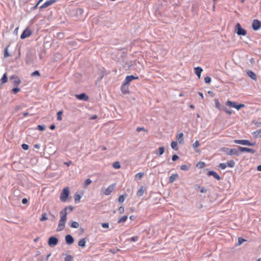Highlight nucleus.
Instances as JSON below:
<instances>
[{
    "label": "nucleus",
    "instance_id": "4",
    "mask_svg": "<svg viewBox=\"0 0 261 261\" xmlns=\"http://www.w3.org/2000/svg\"><path fill=\"white\" fill-rule=\"evenodd\" d=\"M235 30H236V33L238 35L245 36L247 34L246 31L242 28L241 24L239 23H237V24L236 25Z\"/></svg>",
    "mask_w": 261,
    "mask_h": 261
},
{
    "label": "nucleus",
    "instance_id": "63",
    "mask_svg": "<svg viewBox=\"0 0 261 261\" xmlns=\"http://www.w3.org/2000/svg\"><path fill=\"white\" fill-rule=\"evenodd\" d=\"M257 170L259 171H261V165L257 166Z\"/></svg>",
    "mask_w": 261,
    "mask_h": 261
},
{
    "label": "nucleus",
    "instance_id": "47",
    "mask_svg": "<svg viewBox=\"0 0 261 261\" xmlns=\"http://www.w3.org/2000/svg\"><path fill=\"white\" fill-rule=\"evenodd\" d=\"M118 212L120 214H122L124 213V208L123 206H120L119 207L118 210Z\"/></svg>",
    "mask_w": 261,
    "mask_h": 261
},
{
    "label": "nucleus",
    "instance_id": "11",
    "mask_svg": "<svg viewBox=\"0 0 261 261\" xmlns=\"http://www.w3.org/2000/svg\"><path fill=\"white\" fill-rule=\"evenodd\" d=\"M32 32L29 29H26L21 35L20 38L21 39H24L31 35Z\"/></svg>",
    "mask_w": 261,
    "mask_h": 261
},
{
    "label": "nucleus",
    "instance_id": "7",
    "mask_svg": "<svg viewBox=\"0 0 261 261\" xmlns=\"http://www.w3.org/2000/svg\"><path fill=\"white\" fill-rule=\"evenodd\" d=\"M138 76H135L133 75H127L126 76L125 80L124 81V83L129 86V83L134 80L138 79Z\"/></svg>",
    "mask_w": 261,
    "mask_h": 261
},
{
    "label": "nucleus",
    "instance_id": "29",
    "mask_svg": "<svg viewBox=\"0 0 261 261\" xmlns=\"http://www.w3.org/2000/svg\"><path fill=\"white\" fill-rule=\"evenodd\" d=\"M165 151V148L163 146L159 147L158 149V152H156L157 154H159L160 155H161L164 153Z\"/></svg>",
    "mask_w": 261,
    "mask_h": 261
},
{
    "label": "nucleus",
    "instance_id": "14",
    "mask_svg": "<svg viewBox=\"0 0 261 261\" xmlns=\"http://www.w3.org/2000/svg\"><path fill=\"white\" fill-rule=\"evenodd\" d=\"M75 97L79 100H84L85 101H87L89 99L88 96L85 93L76 94L75 95Z\"/></svg>",
    "mask_w": 261,
    "mask_h": 261
},
{
    "label": "nucleus",
    "instance_id": "10",
    "mask_svg": "<svg viewBox=\"0 0 261 261\" xmlns=\"http://www.w3.org/2000/svg\"><path fill=\"white\" fill-rule=\"evenodd\" d=\"M115 187V184H113L111 185H110L105 190V194L106 195H110L114 190Z\"/></svg>",
    "mask_w": 261,
    "mask_h": 261
},
{
    "label": "nucleus",
    "instance_id": "51",
    "mask_svg": "<svg viewBox=\"0 0 261 261\" xmlns=\"http://www.w3.org/2000/svg\"><path fill=\"white\" fill-rule=\"evenodd\" d=\"M138 237L137 236H134L133 237H132L130 239L132 241H133V242H136L138 240Z\"/></svg>",
    "mask_w": 261,
    "mask_h": 261
},
{
    "label": "nucleus",
    "instance_id": "42",
    "mask_svg": "<svg viewBox=\"0 0 261 261\" xmlns=\"http://www.w3.org/2000/svg\"><path fill=\"white\" fill-rule=\"evenodd\" d=\"M73 257L72 256L70 255H66L65 258V261H71L73 259Z\"/></svg>",
    "mask_w": 261,
    "mask_h": 261
},
{
    "label": "nucleus",
    "instance_id": "50",
    "mask_svg": "<svg viewBox=\"0 0 261 261\" xmlns=\"http://www.w3.org/2000/svg\"><path fill=\"white\" fill-rule=\"evenodd\" d=\"M223 110L228 114L229 115H231L232 114V112L231 110H229L228 109H227V108H223Z\"/></svg>",
    "mask_w": 261,
    "mask_h": 261
},
{
    "label": "nucleus",
    "instance_id": "61",
    "mask_svg": "<svg viewBox=\"0 0 261 261\" xmlns=\"http://www.w3.org/2000/svg\"><path fill=\"white\" fill-rule=\"evenodd\" d=\"M71 164V162L70 161L69 162H65V164H66L67 166H69L70 164Z\"/></svg>",
    "mask_w": 261,
    "mask_h": 261
},
{
    "label": "nucleus",
    "instance_id": "48",
    "mask_svg": "<svg viewBox=\"0 0 261 261\" xmlns=\"http://www.w3.org/2000/svg\"><path fill=\"white\" fill-rule=\"evenodd\" d=\"M38 130H40V131H43L45 129V126L44 125H38L37 126V128Z\"/></svg>",
    "mask_w": 261,
    "mask_h": 261
},
{
    "label": "nucleus",
    "instance_id": "54",
    "mask_svg": "<svg viewBox=\"0 0 261 261\" xmlns=\"http://www.w3.org/2000/svg\"><path fill=\"white\" fill-rule=\"evenodd\" d=\"M199 188L200 189V193H203L206 192L207 190L205 188H204L203 187H199Z\"/></svg>",
    "mask_w": 261,
    "mask_h": 261
},
{
    "label": "nucleus",
    "instance_id": "19",
    "mask_svg": "<svg viewBox=\"0 0 261 261\" xmlns=\"http://www.w3.org/2000/svg\"><path fill=\"white\" fill-rule=\"evenodd\" d=\"M178 178V175L177 173L172 174L169 179V181L170 183L174 182Z\"/></svg>",
    "mask_w": 261,
    "mask_h": 261
},
{
    "label": "nucleus",
    "instance_id": "46",
    "mask_svg": "<svg viewBox=\"0 0 261 261\" xmlns=\"http://www.w3.org/2000/svg\"><path fill=\"white\" fill-rule=\"evenodd\" d=\"M20 90L19 88L16 87V88H13L12 90V91L14 94H16L18 92H19L20 91Z\"/></svg>",
    "mask_w": 261,
    "mask_h": 261
},
{
    "label": "nucleus",
    "instance_id": "17",
    "mask_svg": "<svg viewBox=\"0 0 261 261\" xmlns=\"http://www.w3.org/2000/svg\"><path fill=\"white\" fill-rule=\"evenodd\" d=\"M121 90L123 94H126L128 93V85L123 83L121 85Z\"/></svg>",
    "mask_w": 261,
    "mask_h": 261
},
{
    "label": "nucleus",
    "instance_id": "35",
    "mask_svg": "<svg viewBox=\"0 0 261 261\" xmlns=\"http://www.w3.org/2000/svg\"><path fill=\"white\" fill-rule=\"evenodd\" d=\"M70 227L74 228H77L79 227V224L75 221H73L70 224Z\"/></svg>",
    "mask_w": 261,
    "mask_h": 261
},
{
    "label": "nucleus",
    "instance_id": "1",
    "mask_svg": "<svg viewBox=\"0 0 261 261\" xmlns=\"http://www.w3.org/2000/svg\"><path fill=\"white\" fill-rule=\"evenodd\" d=\"M73 207L72 206H66L65 208L61 211L60 213L61 217L58 224L57 230L60 231L62 230L64 227L65 223L67 220V215L68 214V211H72Z\"/></svg>",
    "mask_w": 261,
    "mask_h": 261
},
{
    "label": "nucleus",
    "instance_id": "33",
    "mask_svg": "<svg viewBox=\"0 0 261 261\" xmlns=\"http://www.w3.org/2000/svg\"><path fill=\"white\" fill-rule=\"evenodd\" d=\"M171 147L175 150H177L178 149L177 148V143L175 141H172L171 144Z\"/></svg>",
    "mask_w": 261,
    "mask_h": 261
},
{
    "label": "nucleus",
    "instance_id": "12",
    "mask_svg": "<svg viewBox=\"0 0 261 261\" xmlns=\"http://www.w3.org/2000/svg\"><path fill=\"white\" fill-rule=\"evenodd\" d=\"M56 2V0H49L44 3L42 6L40 7V9H42L43 8H45L50 5L53 4Z\"/></svg>",
    "mask_w": 261,
    "mask_h": 261
},
{
    "label": "nucleus",
    "instance_id": "64",
    "mask_svg": "<svg viewBox=\"0 0 261 261\" xmlns=\"http://www.w3.org/2000/svg\"><path fill=\"white\" fill-rule=\"evenodd\" d=\"M135 216L133 215H132L129 217V219L132 220H134L135 219Z\"/></svg>",
    "mask_w": 261,
    "mask_h": 261
},
{
    "label": "nucleus",
    "instance_id": "49",
    "mask_svg": "<svg viewBox=\"0 0 261 261\" xmlns=\"http://www.w3.org/2000/svg\"><path fill=\"white\" fill-rule=\"evenodd\" d=\"M199 146V141L197 140L193 144V147L195 148L198 147Z\"/></svg>",
    "mask_w": 261,
    "mask_h": 261
},
{
    "label": "nucleus",
    "instance_id": "3",
    "mask_svg": "<svg viewBox=\"0 0 261 261\" xmlns=\"http://www.w3.org/2000/svg\"><path fill=\"white\" fill-rule=\"evenodd\" d=\"M225 105L229 107L235 108L238 110H239L241 108H244L245 107L244 104L237 105L236 102L231 101L230 100H227L226 102Z\"/></svg>",
    "mask_w": 261,
    "mask_h": 261
},
{
    "label": "nucleus",
    "instance_id": "36",
    "mask_svg": "<svg viewBox=\"0 0 261 261\" xmlns=\"http://www.w3.org/2000/svg\"><path fill=\"white\" fill-rule=\"evenodd\" d=\"M215 106L217 109H218L219 110H221V105L220 102H219V100L217 99H215Z\"/></svg>",
    "mask_w": 261,
    "mask_h": 261
},
{
    "label": "nucleus",
    "instance_id": "24",
    "mask_svg": "<svg viewBox=\"0 0 261 261\" xmlns=\"http://www.w3.org/2000/svg\"><path fill=\"white\" fill-rule=\"evenodd\" d=\"M8 81V77L6 73H4L3 76L1 79V84H4L6 83H7Z\"/></svg>",
    "mask_w": 261,
    "mask_h": 261
},
{
    "label": "nucleus",
    "instance_id": "16",
    "mask_svg": "<svg viewBox=\"0 0 261 261\" xmlns=\"http://www.w3.org/2000/svg\"><path fill=\"white\" fill-rule=\"evenodd\" d=\"M65 241L67 244L70 245L73 243L74 239L70 234H67L65 237Z\"/></svg>",
    "mask_w": 261,
    "mask_h": 261
},
{
    "label": "nucleus",
    "instance_id": "43",
    "mask_svg": "<svg viewBox=\"0 0 261 261\" xmlns=\"http://www.w3.org/2000/svg\"><path fill=\"white\" fill-rule=\"evenodd\" d=\"M92 181L90 178L87 179L84 182V186L87 187L91 183Z\"/></svg>",
    "mask_w": 261,
    "mask_h": 261
},
{
    "label": "nucleus",
    "instance_id": "8",
    "mask_svg": "<svg viewBox=\"0 0 261 261\" xmlns=\"http://www.w3.org/2000/svg\"><path fill=\"white\" fill-rule=\"evenodd\" d=\"M58 243V239L54 237H51L49 238L48 244L50 246H55Z\"/></svg>",
    "mask_w": 261,
    "mask_h": 261
},
{
    "label": "nucleus",
    "instance_id": "26",
    "mask_svg": "<svg viewBox=\"0 0 261 261\" xmlns=\"http://www.w3.org/2000/svg\"><path fill=\"white\" fill-rule=\"evenodd\" d=\"M248 75L253 80H256V74L252 71H249L247 72Z\"/></svg>",
    "mask_w": 261,
    "mask_h": 261
},
{
    "label": "nucleus",
    "instance_id": "31",
    "mask_svg": "<svg viewBox=\"0 0 261 261\" xmlns=\"http://www.w3.org/2000/svg\"><path fill=\"white\" fill-rule=\"evenodd\" d=\"M127 197V194L120 195L118 198V201L120 203H122L124 202L125 198Z\"/></svg>",
    "mask_w": 261,
    "mask_h": 261
},
{
    "label": "nucleus",
    "instance_id": "28",
    "mask_svg": "<svg viewBox=\"0 0 261 261\" xmlns=\"http://www.w3.org/2000/svg\"><path fill=\"white\" fill-rule=\"evenodd\" d=\"M127 216H123L119 219V220H118V223H121L124 222L127 220Z\"/></svg>",
    "mask_w": 261,
    "mask_h": 261
},
{
    "label": "nucleus",
    "instance_id": "6",
    "mask_svg": "<svg viewBox=\"0 0 261 261\" xmlns=\"http://www.w3.org/2000/svg\"><path fill=\"white\" fill-rule=\"evenodd\" d=\"M252 27L254 30H258L261 28V21L257 19H254L252 21Z\"/></svg>",
    "mask_w": 261,
    "mask_h": 261
},
{
    "label": "nucleus",
    "instance_id": "23",
    "mask_svg": "<svg viewBox=\"0 0 261 261\" xmlns=\"http://www.w3.org/2000/svg\"><path fill=\"white\" fill-rule=\"evenodd\" d=\"M252 134L255 138L261 137V128L253 132Z\"/></svg>",
    "mask_w": 261,
    "mask_h": 261
},
{
    "label": "nucleus",
    "instance_id": "53",
    "mask_svg": "<svg viewBox=\"0 0 261 261\" xmlns=\"http://www.w3.org/2000/svg\"><path fill=\"white\" fill-rule=\"evenodd\" d=\"M136 130L138 132H140V131H146L144 127H138L136 128Z\"/></svg>",
    "mask_w": 261,
    "mask_h": 261
},
{
    "label": "nucleus",
    "instance_id": "59",
    "mask_svg": "<svg viewBox=\"0 0 261 261\" xmlns=\"http://www.w3.org/2000/svg\"><path fill=\"white\" fill-rule=\"evenodd\" d=\"M39 75V73L38 71H34V76H35V75Z\"/></svg>",
    "mask_w": 261,
    "mask_h": 261
},
{
    "label": "nucleus",
    "instance_id": "5",
    "mask_svg": "<svg viewBox=\"0 0 261 261\" xmlns=\"http://www.w3.org/2000/svg\"><path fill=\"white\" fill-rule=\"evenodd\" d=\"M233 142L236 144H239L243 145L252 146L255 145V143H251L247 140H235Z\"/></svg>",
    "mask_w": 261,
    "mask_h": 261
},
{
    "label": "nucleus",
    "instance_id": "32",
    "mask_svg": "<svg viewBox=\"0 0 261 261\" xmlns=\"http://www.w3.org/2000/svg\"><path fill=\"white\" fill-rule=\"evenodd\" d=\"M75 203H79L80 201L81 196L79 194H75L74 196Z\"/></svg>",
    "mask_w": 261,
    "mask_h": 261
},
{
    "label": "nucleus",
    "instance_id": "62",
    "mask_svg": "<svg viewBox=\"0 0 261 261\" xmlns=\"http://www.w3.org/2000/svg\"><path fill=\"white\" fill-rule=\"evenodd\" d=\"M43 0H39V2H38V3L37 4V5L34 7V9H35L37 6L40 3H41Z\"/></svg>",
    "mask_w": 261,
    "mask_h": 261
},
{
    "label": "nucleus",
    "instance_id": "37",
    "mask_svg": "<svg viewBox=\"0 0 261 261\" xmlns=\"http://www.w3.org/2000/svg\"><path fill=\"white\" fill-rule=\"evenodd\" d=\"M8 47H9V46H7L6 47V48L5 49V50H4V57L5 58L8 57L10 56L8 53Z\"/></svg>",
    "mask_w": 261,
    "mask_h": 261
},
{
    "label": "nucleus",
    "instance_id": "38",
    "mask_svg": "<svg viewBox=\"0 0 261 261\" xmlns=\"http://www.w3.org/2000/svg\"><path fill=\"white\" fill-rule=\"evenodd\" d=\"M144 175V173L143 172H139L136 174L135 177L137 179H140Z\"/></svg>",
    "mask_w": 261,
    "mask_h": 261
},
{
    "label": "nucleus",
    "instance_id": "44",
    "mask_svg": "<svg viewBox=\"0 0 261 261\" xmlns=\"http://www.w3.org/2000/svg\"><path fill=\"white\" fill-rule=\"evenodd\" d=\"M226 167L227 165L226 163H221L219 165V167L222 170L225 169L226 168Z\"/></svg>",
    "mask_w": 261,
    "mask_h": 261
},
{
    "label": "nucleus",
    "instance_id": "25",
    "mask_svg": "<svg viewBox=\"0 0 261 261\" xmlns=\"http://www.w3.org/2000/svg\"><path fill=\"white\" fill-rule=\"evenodd\" d=\"M86 241L85 239H81L78 243L79 246L84 248L86 246Z\"/></svg>",
    "mask_w": 261,
    "mask_h": 261
},
{
    "label": "nucleus",
    "instance_id": "15",
    "mask_svg": "<svg viewBox=\"0 0 261 261\" xmlns=\"http://www.w3.org/2000/svg\"><path fill=\"white\" fill-rule=\"evenodd\" d=\"M207 175L208 176H213L214 178H215L218 180H220L221 179L220 176L215 171H210L207 173Z\"/></svg>",
    "mask_w": 261,
    "mask_h": 261
},
{
    "label": "nucleus",
    "instance_id": "2",
    "mask_svg": "<svg viewBox=\"0 0 261 261\" xmlns=\"http://www.w3.org/2000/svg\"><path fill=\"white\" fill-rule=\"evenodd\" d=\"M69 195V188L66 187L64 188L60 194V198L61 201L65 202Z\"/></svg>",
    "mask_w": 261,
    "mask_h": 261
},
{
    "label": "nucleus",
    "instance_id": "56",
    "mask_svg": "<svg viewBox=\"0 0 261 261\" xmlns=\"http://www.w3.org/2000/svg\"><path fill=\"white\" fill-rule=\"evenodd\" d=\"M101 226L103 228H108L109 225V223H102Z\"/></svg>",
    "mask_w": 261,
    "mask_h": 261
},
{
    "label": "nucleus",
    "instance_id": "9",
    "mask_svg": "<svg viewBox=\"0 0 261 261\" xmlns=\"http://www.w3.org/2000/svg\"><path fill=\"white\" fill-rule=\"evenodd\" d=\"M10 80L12 81L14 85L17 86L20 83V80L16 75H12L10 77Z\"/></svg>",
    "mask_w": 261,
    "mask_h": 261
},
{
    "label": "nucleus",
    "instance_id": "57",
    "mask_svg": "<svg viewBox=\"0 0 261 261\" xmlns=\"http://www.w3.org/2000/svg\"><path fill=\"white\" fill-rule=\"evenodd\" d=\"M180 169L182 170H186L187 169V167L186 165H182L180 166Z\"/></svg>",
    "mask_w": 261,
    "mask_h": 261
},
{
    "label": "nucleus",
    "instance_id": "40",
    "mask_svg": "<svg viewBox=\"0 0 261 261\" xmlns=\"http://www.w3.org/2000/svg\"><path fill=\"white\" fill-rule=\"evenodd\" d=\"M47 220V217L46 213H43L42 215L41 218L40 219L41 221H43Z\"/></svg>",
    "mask_w": 261,
    "mask_h": 261
},
{
    "label": "nucleus",
    "instance_id": "21",
    "mask_svg": "<svg viewBox=\"0 0 261 261\" xmlns=\"http://www.w3.org/2000/svg\"><path fill=\"white\" fill-rule=\"evenodd\" d=\"M228 155H239V152L237 149L232 148L229 150V151L227 153Z\"/></svg>",
    "mask_w": 261,
    "mask_h": 261
},
{
    "label": "nucleus",
    "instance_id": "18",
    "mask_svg": "<svg viewBox=\"0 0 261 261\" xmlns=\"http://www.w3.org/2000/svg\"><path fill=\"white\" fill-rule=\"evenodd\" d=\"M195 73L198 76V79H200L201 77V73L203 71V69L200 67H197L195 68Z\"/></svg>",
    "mask_w": 261,
    "mask_h": 261
},
{
    "label": "nucleus",
    "instance_id": "45",
    "mask_svg": "<svg viewBox=\"0 0 261 261\" xmlns=\"http://www.w3.org/2000/svg\"><path fill=\"white\" fill-rule=\"evenodd\" d=\"M204 82L205 83L210 84L211 82V78L210 76H206L204 77Z\"/></svg>",
    "mask_w": 261,
    "mask_h": 261
},
{
    "label": "nucleus",
    "instance_id": "22",
    "mask_svg": "<svg viewBox=\"0 0 261 261\" xmlns=\"http://www.w3.org/2000/svg\"><path fill=\"white\" fill-rule=\"evenodd\" d=\"M144 191H145V188L144 187L142 186L138 190V192H137V196L138 197H141L142 196H143V195L144 194Z\"/></svg>",
    "mask_w": 261,
    "mask_h": 261
},
{
    "label": "nucleus",
    "instance_id": "20",
    "mask_svg": "<svg viewBox=\"0 0 261 261\" xmlns=\"http://www.w3.org/2000/svg\"><path fill=\"white\" fill-rule=\"evenodd\" d=\"M176 139L179 143H181L184 141V134L182 133H180L176 135Z\"/></svg>",
    "mask_w": 261,
    "mask_h": 261
},
{
    "label": "nucleus",
    "instance_id": "39",
    "mask_svg": "<svg viewBox=\"0 0 261 261\" xmlns=\"http://www.w3.org/2000/svg\"><path fill=\"white\" fill-rule=\"evenodd\" d=\"M246 240L245 239H244L243 238H241V237H239L238 238V243L237 244V246H240V245H241L243 242H245Z\"/></svg>",
    "mask_w": 261,
    "mask_h": 261
},
{
    "label": "nucleus",
    "instance_id": "55",
    "mask_svg": "<svg viewBox=\"0 0 261 261\" xmlns=\"http://www.w3.org/2000/svg\"><path fill=\"white\" fill-rule=\"evenodd\" d=\"M179 158L178 156L177 155L174 154L172 156V160L173 161H176Z\"/></svg>",
    "mask_w": 261,
    "mask_h": 261
},
{
    "label": "nucleus",
    "instance_id": "41",
    "mask_svg": "<svg viewBox=\"0 0 261 261\" xmlns=\"http://www.w3.org/2000/svg\"><path fill=\"white\" fill-rule=\"evenodd\" d=\"M62 111H59L57 113V119L58 120H61L62 119Z\"/></svg>",
    "mask_w": 261,
    "mask_h": 261
},
{
    "label": "nucleus",
    "instance_id": "60",
    "mask_svg": "<svg viewBox=\"0 0 261 261\" xmlns=\"http://www.w3.org/2000/svg\"><path fill=\"white\" fill-rule=\"evenodd\" d=\"M50 128L52 130L54 129L55 128V125L54 124H52L50 126Z\"/></svg>",
    "mask_w": 261,
    "mask_h": 261
},
{
    "label": "nucleus",
    "instance_id": "13",
    "mask_svg": "<svg viewBox=\"0 0 261 261\" xmlns=\"http://www.w3.org/2000/svg\"><path fill=\"white\" fill-rule=\"evenodd\" d=\"M239 149L241 152H247L254 153L255 152V150L252 148H249L247 147H244L241 146H239Z\"/></svg>",
    "mask_w": 261,
    "mask_h": 261
},
{
    "label": "nucleus",
    "instance_id": "34",
    "mask_svg": "<svg viewBox=\"0 0 261 261\" xmlns=\"http://www.w3.org/2000/svg\"><path fill=\"white\" fill-rule=\"evenodd\" d=\"M205 166V163L203 162H199L196 164V167L198 168H202Z\"/></svg>",
    "mask_w": 261,
    "mask_h": 261
},
{
    "label": "nucleus",
    "instance_id": "52",
    "mask_svg": "<svg viewBox=\"0 0 261 261\" xmlns=\"http://www.w3.org/2000/svg\"><path fill=\"white\" fill-rule=\"evenodd\" d=\"M21 146L22 149L24 150H28L29 149V146L26 144H22Z\"/></svg>",
    "mask_w": 261,
    "mask_h": 261
},
{
    "label": "nucleus",
    "instance_id": "58",
    "mask_svg": "<svg viewBox=\"0 0 261 261\" xmlns=\"http://www.w3.org/2000/svg\"><path fill=\"white\" fill-rule=\"evenodd\" d=\"M28 199L27 198H23L22 200V203L24 204L27 203Z\"/></svg>",
    "mask_w": 261,
    "mask_h": 261
},
{
    "label": "nucleus",
    "instance_id": "30",
    "mask_svg": "<svg viewBox=\"0 0 261 261\" xmlns=\"http://www.w3.org/2000/svg\"><path fill=\"white\" fill-rule=\"evenodd\" d=\"M113 167L116 169L120 168L121 166H120V164L119 162L117 161V162H114L113 164Z\"/></svg>",
    "mask_w": 261,
    "mask_h": 261
},
{
    "label": "nucleus",
    "instance_id": "27",
    "mask_svg": "<svg viewBox=\"0 0 261 261\" xmlns=\"http://www.w3.org/2000/svg\"><path fill=\"white\" fill-rule=\"evenodd\" d=\"M227 166L230 168H233L235 166V162L233 160H229L226 163Z\"/></svg>",
    "mask_w": 261,
    "mask_h": 261
}]
</instances>
